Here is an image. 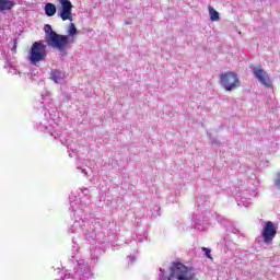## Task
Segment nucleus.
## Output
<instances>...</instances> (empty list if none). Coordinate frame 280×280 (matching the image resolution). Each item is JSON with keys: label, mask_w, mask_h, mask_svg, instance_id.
<instances>
[{"label": "nucleus", "mask_w": 280, "mask_h": 280, "mask_svg": "<svg viewBox=\"0 0 280 280\" xmlns=\"http://www.w3.org/2000/svg\"><path fill=\"white\" fill-rule=\"evenodd\" d=\"M44 31L46 32L45 40L49 47L58 51H65L69 47V36L56 33L49 24H45Z\"/></svg>", "instance_id": "nucleus-1"}, {"label": "nucleus", "mask_w": 280, "mask_h": 280, "mask_svg": "<svg viewBox=\"0 0 280 280\" xmlns=\"http://www.w3.org/2000/svg\"><path fill=\"white\" fill-rule=\"evenodd\" d=\"M166 280H198L194 268L187 267L182 262H173Z\"/></svg>", "instance_id": "nucleus-2"}, {"label": "nucleus", "mask_w": 280, "mask_h": 280, "mask_svg": "<svg viewBox=\"0 0 280 280\" xmlns=\"http://www.w3.org/2000/svg\"><path fill=\"white\" fill-rule=\"evenodd\" d=\"M47 59V46L43 42L33 43L28 51V60L31 65H38Z\"/></svg>", "instance_id": "nucleus-3"}, {"label": "nucleus", "mask_w": 280, "mask_h": 280, "mask_svg": "<svg viewBox=\"0 0 280 280\" xmlns=\"http://www.w3.org/2000/svg\"><path fill=\"white\" fill-rule=\"evenodd\" d=\"M220 83L226 91H235L240 86V77L233 71L220 74Z\"/></svg>", "instance_id": "nucleus-4"}, {"label": "nucleus", "mask_w": 280, "mask_h": 280, "mask_svg": "<svg viewBox=\"0 0 280 280\" xmlns=\"http://www.w3.org/2000/svg\"><path fill=\"white\" fill-rule=\"evenodd\" d=\"M250 70L253 72V75L256 78V80H258L260 84H264V86H267V89H270V86H272L270 75H268V72H266L262 68L250 67Z\"/></svg>", "instance_id": "nucleus-5"}, {"label": "nucleus", "mask_w": 280, "mask_h": 280, "mask_svg": "<svg viewBox=\"0 0 280 280\" xmlns=\"http://www.w3.org/2000/svg\"><path fill=\"white\" fill-rule=\"evenodd\" d=\"M261 235L265 244L272 243V240L277 237V225L272 221L266 222Z\"/></svg>", "instance_id": "nucleus-6"}, {"label": "nucleus", "mask_w": 280, "mask_h": 280, "mask_svg": "<svg viewBox=\"0 0 280 280\" xmlns=\"http://www.w3.org/2000/svg\"><path fill=\"white\" fill-rule=\"evenodd\" d=\"M61 3V12L60 18L61 21H73V4H71V0H58Z\"/></svg>", "instance_id": "nucleus-7"}, {"label": "nucleus", "mask_w": 280, "mask_h": 280, "mask_svg": "<svg viewBox=\"0 0 280 280\" xmlns=\"http://www.w3.org/2000/svg\"><path fill=\"white\" fill-rule=\"evenodd\" d=\"M15 5L14 0H0V12H10Z\"/></svg>", "instance_id": "nucleus-8"}, {"label": "nucleus", "mask_w": 280, "mask_h": 280, "mask_svg": "<svg viewBox=\"0 0 280 280\" xmlns=\"http://www.w3.org/2000/svg\"><path fill=\"white\" fill-rule=\"evenodd\" d=\"M50 78H51V80H54V82H56L57 84H60V82H62V80L65 78V73H62L59 70H54L50 73Z\"/></svg>", "instance_id": "nucleus-9"}, {"label": "nucleus", "mask_w": 280, "mask_h": 280, "mask_svg": "<svg viewBox=\"0 0 280 280\" xmlns=\"http://www.w3.org/2000/svg\"><path fill=\"white\" fill-rule=\"evenodd\" d=\"M45 14L46 16H54L56 14V4L48 2L45 5Z\"/></svg>", "instance_id": "nucleus-10"}, {"label": "nucleus", "mask_w": 280, "mask_h": 280, "mask_svg": "<svg viewBox=\"0 0 280 280\" xmlns=\"http://www.w3.org/2000/svg\"><path fill=\"white\" fill-rule=\"evenodd\" d=\"M210 14V21H220V13L213 9V7L208 8Z\"/></svg>", "instance_id": "nucleus-11"}, {"label": "nucleus", "mask_w": 280, "mask_h": 280, "mask_svg": "<svg viewBox=\"0 0 280 280\" xmlns=\"http://www.w3.org/2000/svg\"><path fill=\"white\" fill-rule=\"evenodd\" d=\"M68 34H69V36H77L78 35V28L75 27L74 23L69 24Z\"/></svg>", "instance_id": "nucleus-12"}, {"label": "nucleus", "mask_w": 280, "mask_h": 280, "mask_svg": "<svg viewBox=\"0 0 280 280\" xmlns=\"http://www.w3.org/2000/svg\"><path fill=\"white\" fill-rule=\"evenodd\" d=\"M201 250L206 253V257H208V259H211V249L207 247H201Z\"/></svg>", "instance_id": "nucleus-13"}, {"label": "nucleus", "mask_w": 280, "mask_h": 280, "mask_svg": "<svg viewBox=\"0 0 280 280\" xmlns=\"http://www.w3.org/2000/svg\"><path fill=\"white\" fill-rule=\"evenodd\" d=\"M13 50L16 51V46L13 47Z\"/></svg>", "instance_id": "nucleus-14"}]
</instances>
